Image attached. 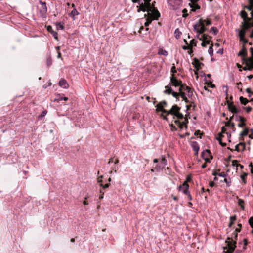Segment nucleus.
I'll return each instance as SVG.
<instances>
[{"instance_id":"nucleus-1","label":"nucleus","mask_w":253,"mask_h":253,"mask_svg":"<svg viewBox=\"0 0 253 253\" xmlns=\"http://www.w3.org/2000/svg\"><path fill=\"white\" fill-rule=\"evenodd\" d=\"M180 110L181 108L180 107L178 106L177 105H174L170 110L168 111L167 116L171 115L173 116L174 119H177V120H175L174 123L180 129H183L184 126H185V127L187 128L186 124L188 123V119L186 118H184V121L182 122L179 120V119H183L184 118L183 114L180 111Z\"/></svg>"},{"instance_id":"nucleus-2","label":"nucleus","mask_w":253,"mask_h":253,"mask_svg":"<svg viewBox=\"0 0 253 253\" xmlns=\"http://www.w3.org/2000/svg\"><path fill=\"white\" fill-rule=\"evenodd\" d=\"M178 91H180V97L182 98L183 100H184L186 103H190V105H187L186 106L187 110L189 109L192 106V104L193 103L192 101L188 99V98L192 99V97L193 93L191 88L187 86L186 84L182 85L178 88Z\"/></svg>"},{"instance_id":"nucleus-3","label":"nucleus","mask_w":253,"mask_h":253,"mask_svg":"<svg viewBox=\"0 0 253 253\" xmlns=\"http://www.w3.org/2000/svg\"><path fill=\"white\" fill-rule=\"evenodd\" d=\"M240 16L243 19V21L240 25V28L244 29H249L253 27V17H248L247 13L242 10L240 12Z\"/></svg>"},{"instance_id":"nucleus-4","label":"nucleus","mask_w":253,"mask_h":253,"mask_svg":"<svg viewBox=\"0 0 253 253\" xmlns=\"http://www.w3.org/2000/svg\"><path fill=\"white\" fill-rule=\"evenodd\" d=\"M226 245L223 247V252L222 253H232L236 247V241L233 240L232 238H227L225 241Z\"/></svg>"},{"instance_id":"nucleus-5","label":"nucleus","mask_w":253,"mask_h":253,"mask_svg":"<svg viewBox=\"0 0 253 253\" xmlns=\"http://www.w3.org/2000/svg\"><path fill=\"white\" fill-rule=\"evenodd\" d=\"M151 0H132L133 3L139 2L140 4V7L138 9L137 11L139 12L140 11H145L147 10L151 9L150 1Z\"/></svg>"},{"instance_id":"nucleus-6","label":"nucleus","mask_w":253,"mask_h":253,"mask_svg":"<svg viewBox=\"0 0 253 253\" xmlns=\"http://www.w3.org/2000/svg\"><path fill=\"white\" fill-rule=\"evenodd\" d=\"M189 188V186L188 183H186V182H183L182 185L179 186L178 187V190L179 191H182L183 193L187 195L188 199L191 201L192 200V197L190 194Z\"/></svg>"},{"instance_id":"nucleus-7","label":"nucleus","mask_w":253,"mask_h":253,"mask_svg":"<svg viewBox=\"0 0 253 253\" xmlns=\"http://www.w3.org/2000/svg\"><path fill=\"white\" fill-rule=\"evenodd\" d=\"M202 19L199 20L198 22L194 26V30L199 34H202L206 30Z\"/></svg>"},{"instance_id":"nucleus-8","label":"nucleus","mask_w":253,"mask_h":253,"mask_svg":"<svg viewBox=\"0 0 253 253\" xmlns=\"http://www.w3.org/2000/svg\"><path fill=\"white\" fill-rule=\"evenodd\" d=\"M165 90L164 91V93L167 94H172V96L176 98L177 99H179V97H180V91L178 92H174L172 91L171 87H170V84H169L168 85L165 86Z\"/></svg>"},{"instance_id":"nucleus-9","label":"nucleus","mask_w":253,"mask_h":253,"mask_svg":"<svg viewBox=\"0 0 253 253\" xmlns=\"http://www.w3.org/2000/svg\"><path fill=\"white\" fill-rule=\"evenodd\" d=\"M248 30V29H244L243 28H241V29H236L235 30L236 32H238L240 41H242L244 44L248 43V40L244 38V37L246 35V31Z\"/></svg>"},{"instance_id":"nucleus-10","label":"nucleus","mask_w":253,"mask_h":253,"mask_svg":"<svg viewBox=\"0 0 253 253\" xmlns=\"http://www.w3.org/2000/svg\"><path fill=\"white\" fill-rule=\"evenodd\" d=\"M148 11V17L152 20L157 19L160 16V14L157 10L153 9L151 6V9L150 10H147Z\"/></svg>"},{"instance_id":"nucleus-11","label":"nucleus","mask_w":253,"mask_h":253,"mask_svg":"<svg viewBox=\"0 0 253 253\" xmlns=\"http://www.w3.org/2000/svg\"><path fill=\"white\" fill-rule=\"evenodd\" d=\"M168 3L173 9H177L182 5V0H168Z\"/></svg>"},{"instance_id":"nucleus-12","label":"nucleus","mask_w":253,"mask_h":253,"mask_svg":"<svg viewBox=\"0 0 253 253\" xmlns=\"http://www.w3.org/2000/svg\"><path fill=\"white\" fill-rule=\"evenodd\" d=\"M41 7L39 8V13L41 16L45 17L47 12V6L45 2L40 1Z\"/></svg>"},{"instance_id":"nucleus-13","label":"nucleus","mask_w":253,"mask_h":253,"mask_svg":"<svg viewBox=\"0 0 253 253\" xmlns=\"http://www.w3.org/2000/svg\"><path fill=\"white\" fill-rule=\"evenodd\" d=\"M169 84H170V86L173 85L175 87L178 86L179 87L180 86V85H184V84H182V82L181 81L177 80L174 77L173 74H172L170 77V83Z\"/></svg>"},{"instance_id":"nucleus-14","label":"nucleus","mask_w":253,"mask_h":253,"mask_svg":"<svg viewBox=\"0 0 253 253\" xmlns=\"http://www.w3.org/2000/svg\"><path fill=\"white\" fill-rule=\"evenodd\" d=\"M157 109L156 110L157 111H161L163 114H165V115H162V116L163 117V119L165 120H167V114L168 110H165L164 107V106L163 105V103H159L156 106Z\"/></svg>"},{"instance_id":"nucleus-15","label":"nucleus","mask_w":253,"mask_h":253,"mask_svg":"<svg viewBox=\"0 0 253 253\" xmlns=\"http://www.w3.org/2000/svg\"><path fill=\"white\" fill-rule=\"evenodd\" d=\"M243 64L245 65V67L243 68L245 71L251 70L253 68V63L244 58L243 59Z\"/></svg>"},{"instance_id":"nucleus-16","label":"nucleus","mask_w":253,"mask_h":253,"mask_svg":"<svg viewBox=\"0 0 253 253\" xmlns=\"http://www.w3.org/2000/svg\"><path fill=\"white\" fill-rule=\"evenodd\" d=\"M228 108L229 110L234 114L239 112V110L237 109L235 105H233L232 102L228 103Z\"/></svg>"},{"instance_id":"nucleus-17","label":"nucleus","mask_w":253,"mask_h":253,"mask_svg":"<svg viewBox=\"0 0 253 253\" xmlns=\"http://www.w3.org/2000/svg\"><path fill=\"white\" fill-rule=\"evenodd\" d=\"M59 85L60 87L65 89H67L69 86L67 81L62 78L59 82Z\"/></svg>"},{"instance_id":"nucleus-18","label":"nucleus","mask_w":253,"mask_h":253,"mask_svg":"<svg viewBox=\"0 0 253 253\" xmlns=\"http://www.w3.org/2000/svg\"><path fill=\"white\" fill-rule=\"evenodd\" d=\"M224 136V135L222 133H219L218 137L216 138L217 140L219 141V144L222 146H226V143L222 142L223 138Z\"/></svg>"},{"instance_id":"nucleus-19","label":"nucleus","mask_w":253,"mask_h":253,"mask_svg":"<svg viewBox=\"0 0 253 253\" xmlns=\"http://www.w3.org/2000/svg\"><path fill=\"white\" fill-rule=\"evenodd\" d=\"M79 14L77 10L75 8H74L72 11L69 13V16L72 17L73 20H74L75 19V16H77L79 15Z\"/></svg>"},{"instance_id":"nucleus-20","label":"nucleus","mask_w":253,"mask_h":253,"mask_svg":"<svg viewBox=\"0 0 253 253\" xmlns=\"http://www.w3.org/2000/svg\"><path fill=\"white\" fill-rule=\"evenodd\" d=\"M47 29L48 31H49L55 39H57L58 33L52 29V28L51 26H48L47 28Z\"/></svg>"},{"instance_id":"nucleus-21","label":"nucleus","mask_w":253,"mask_h":253,"mask_svg":"<svg viewBox=\"0 0 253 253\" xmlns=\"http://www.w3.org/2000/svg\"><path fill=\"white\" fill-rule=\"evenodd\" d=\"M191 146L193 148V150L195 152V154L197 155L198 154V151L199 150V145L197 142H193L191 144Z\"/></svg>"},{"instance_id":"nucleus-22","label":"nucleus","mask_w":253,"mask_h":253,"mask_svg":"<svg viewBox=\"0 0 253 253\" xmlns=\"http://www.w3.org/2000/svg\"><path fill=\"white\" fill-rule=\"evenodd\" d=\"M210 156V150L206 149L204 150L201 154V156L202 158L204 159L205 158H209Z\"/></svg>"},{"instance_id":"nucleus-23","label":"nucleus","mask_w":253,"mask_h":253,"mask_svg":"<svg viewBox=\"0 0 253 253\" xmlns=\"http://www.w3.org/2000/svg\"><path fill=\"white\" fill-rule=\"evenodd\" d=\"M247 55V50L245 48L244 45H243L242 49L239 52L238 55L239 56L245 57Z\"/></svg>"},{"instance_id":"nucleus-24","label":"nucleus","mask_w":253,"mask_h":253,"mask_svg":"<svg viewBox=\"0 0 253 253\" xmlns=\"http://www.w3.org/2000/svg\"><path fill=\"white\" fill-rule=\"evenodd\" d=\"M240 146H242V150L243 151L245 148V145L244 143H240L236 145L235 146V150L237 151V152H239L241 150L240 148Z\"/></svg>"},{"instance_id":"nucleus-25","label":"nucleus","mask_w":253,"mask_h":253,"mask_svg":"<svg viewBox=\"0 0 253 253\" xmlns=\"http://www.w3.org/2000/svg\"><path fill=\"white\" fill-rule=\"evenodd\" d=\"M244 8L251 11V16L253 17V5L250 4V5L248 6H245L244 7Z\"/></svg>"},{"instance_id":"nucleus-26","label":"nucleus","mask_w":253,"mask_h":253,"mask_svg":"<svg viewBox=\"0 0 253 253\" xmlns=\"http://www.w3.org/2000/svg\"><path fill=\"white\" fill-rule=\"evenodd\" d=\"M223 181L226 183V185L228 187H230L231 186V178L230 177H228V178L225 177L224 178Z\"/></svg>"},{"instance_id":"nucleus-27","label":"nucleus","mask_w":253,"mask_h":253,"mask_svg":"<svg viewBox=\"0 0 253 253\" xmlns=\"http://www.w3.org/2000/svg\"><path fill=\"white\" fill-rule=\"evenodd\" d=\"M181 35V32L179 31L178 28H177L174 32V36L176 39H178L180 38Z\"/></svg>"},{"instance_id":"nucleus-28","label":"nucleus","mask_w":253,"mask_h":253,"mask_svg":"<svg viewBox=\"0 0 253 253\" xmlns=\"http://www.w3.org/2000/svg\"><path fill=\"white\" fill-rule=\"evenodd\" d=\"M239 100H240V102L243 104V105H246L248 103V100L245 98H244L243 97L241 96L239 98Z\"/></svg>"},{"instance_id":"nucleus-29","label":"nucleus","mask_w":253,"mask_h":253,"mask_svg":"<svg viewBox=\"0 0 253 253\" xmlns=\"http://www.w3.org/2000/svg\"><path fill=\"white\" fill-rule=\"evenodd\" d=\"M238 226L239 227L237 228L233 233V234L234 235V237H237L238 232H239L240 231V228L241 227V225L240 224H239L238 225Z\"/></svg>"},{"instance_id":"nucleus-30","label":"nucleus","mask_w":253,"mask_h":253,"mask_svg":"<svg viewBox=\"0 0 253 253\" xmlns=\"http://www.w3.org/2000/svg\"><path fill=\"white\" fill-rule=\"evenodd\" d=\"M251 53V57L250 58H244V59L249 61L253 63V49H250Z\"/></svg>"},{"instance_id":"nucleus-31","label":"nucleus","mask_w":253,"mask_h":253,"mask_svg":"<svg viewBox=\"0 0 253 253\" xmlns=\"http://www.w3.org/2000/svg\"><path fill=\"white\" fill-rule=\"evenodd\" d=\"M161 164H162V167L160 169H164L167 165V160L165 158H163L161 159Z\"/></svg>"},{"instance_id":"nucleus-32","label":"nucleus","mask_w":253,"mask_h":253,"mask_svg":"<svg viewBox=\"0 0 253 253\" xmlns=\"http://www.w3.org/2000/svg\"><path fill=\"white\" fill-rule=\"evenodd\" d=\"M238 205L241 207L242 209L244 210V207L243 205V204L244 203V200H243L242 199H239L238 201Z\"/></svg>"},{"instance_id":"nucleus-33","label":"nucleus","mask_w":253,"mask_h":253,"mask_svg":"<svg viewBox=\"0 0 253 253\" xmlns=\"http://www.w3.org/2000/svg\"><path fill=\"white\" fill-rule=\"evenodd\" d=\"M200 64V63L199 62V61L198 60L195 59L194 65L195 67L197 69V70H199Z\"/></svg>"},{"instance_id":"nucleus-34","label":"nucleus","mask_w":253,"mask_h":253,"mask_svg":"<svg viewBox=\"0 0 253 253\" xmlns=\"http://www.w3.org/2000/svg\"><path fill=\"white\" fill-rule=\"evenodd\" d=\"M248 132H249L248 129L247 128H246L241 132V133L240 134V136H241L242 137L246 136L248 135Z\"/></svg>"},{"instance_id":"nucleus-35","label":"nucleus","mask_w":253,"mask_h":253,"mask_svg":"<svg viewBox=\"0 0 253 253\" xmlns=\"http://www.w3.org/2000/svg\"><path fill=\"white\" fill-rule=\"evenodd\" d=\"M46 64L48 66H50L52 65V59L50 56H49L46 59Z\"/></svg>"},{"instance_id":"nucleus-36","label":"nucleus","mask_w":253,"mask_h":253,"mask_svg":"<svg viewBox=\"0 0 253 253\" xmlns=\"http://www.w3.org/2000/svg\"><path fill=\"white\" fill-rule=\"evenodd\" d=\"M235 117L236 118L237 121H239L242 123L244 122V121L245 120V119L242 116H238L236 115V116H235Z\"/></svg>"},{"instance_id":"nucleus-37","label":"nucleus","mask_w":253,"mask_h":253,"mask_svg":"<svg viewBox=\"0 0 253 253\" xmlns=\"http://www.w3.org/2000/svg\"><path fill=\"white\" fill-rule=\"evenodd\" d=\"M210 32H212V33L214 35H216L217 34V29L215 27H212L211 28Z\"/></svg>"},{"instance_id":"nucleus-38","label":"nucleus","mask_w":253,"mask_h":253,"mask_svg":"<svg viewBox=\"0 0 253 253\" xmlns=\"http://www.w3.org/2000/svg\"><path fill=\"white\" fill-rule=\"evenodd\" d=\"M152 20H153L148 17L147 19V21L144 24L145 26L146 27L149 26V24L151 23Z\"/></svg>"},{"instance_id":"nucleus-39","label":"nucleus","mask_w":253,"mask_h":253,"mask_svg":"<svg viewBox=\"0 0 253 253\" xmlns=\"http://www.w3.org/2000/svg\"><path fill=\"white\" fill-rule=\"evenodd\" d=\"M56 27L58 30H63L64 29V26L60 23H58L56 24Z\"/></svg>"},{"instance_id":"nucleus-40","label":"nucleus","mask_w":253,"mask_h":253,"mask_svg":"<svg viewBox=\"0 0 253 253\" xmlns=\"http://www.w3.org/2000/svg\"><path fill=\"white\" fill-rule=\"evenodd\" d=\"M213 174L214 175H218L220 177H223L224 178H225V176H226V174L225 173H224V172L219 173H213Z\"/></svg>"},{"instance_id":"nucleus-41","label":"nucleus","mask_w":253,"mask_h":253,"mask_svg":"<svg viewBox=\"0 0 253 253\" xmlns=\"http://www.w3.org/2000/svg\"><path fill=\"white\" fill-rule=\"evenodd\" d=\"M207 37H208V35L204 34L202 36L201 38H199V39L200 40H202L203 42L204 41H208Z\"/></svg>"},{"instance_id":"nucleus-42","label":"nucleus","mask_w":253,"mask_h":253,"mask_svg":"<svg viewBox=\"0 0 253 253\" xmlns=\"http://www.w3.org/2000/svg\"><path fill=\"white\" fill-rule=\"evenodd\" d=\"M210 43L209 41H204L202 42L201 45L203 47L206 46L207 45Z\"/></svg>"},{"instance_id":"nucleus-43","label":"nucleus","mask_w":253,"mask_h":253,"mask_svg":"<svg viewBox=\"0 0 253 253\" xmlns=\"http://www.w3.org/2000/svg\"><path fill=\"white\" fill-rule=\"evenodd\" d=\"M189 46L191 48H192V46H196V43L194 40L193 39L191 40Z\"/></svg>"},{"instance_id":"nucleus-44","label":"nucleus","mask_w":253,"mask_h":253,"mask_svg":"<svg viewBox=\"0 0 253 253\" xmlns=\"http://www.w3.org/2000/svg\"><path fill=\"white\" fill-rule=\"evenodd\" d=\"M209 53L210 55L211 56L213 54V50L212 49V47L211 46H210L208 50Z\"/></svg>"},{"instance_id":"nucleus-45","label":"nucleus","mask_w":253,"mask_h":253,"mask_svg":"<svg viewBox=\"0 0 253 253\" xmlns=\"http://www.w3.org/2000/svg\"><path fill=\"white\" fill-rule=\"evenodd\" d=\"M249 223L252 228H253V217H251L249 220Z\"/></svg>"},{"instance_id":"nucleus-46","label":"nucleus","mask_w":253,"mask_h":253,"mask_svg":"<svg viewBox=\"0 0 253 253\" xmlns=\"http://www.w3.org/2000/svg\"><path fill=\"white\" fill-rule=\"evenodd\" d=\"M204 24L206 23L207 25H210L211 24V23L210 20L207 19V20H203Z\"/></svg>"},{"instance_id":"nucleus-47","label":"nucleus","mask_w":253,"mask_h":253,"mask_svg":"<svg viewBox=\"0 0 253 253\" xmlns=\"http://www.w3.org/2000/svg\"><path fill=\"white\" fill-rule=\"evenodd\" d=\"M243 109L244 110H246V111L247 112V113H249L250 112L251 110H252V107H250V106H248V107H244Z\"/></svg>"},{"instance_id":"nucleus-48","label":"nucleus","mask_w":253,"mask_h":253,"mask_svg":"<svg viewBox=\"0 0 253 253\" xmlns=\"http://www.w3.org/2000/svg\"><path fill=\"white\" fill-rule=\"evenodd\" d=\"M192 180V178H191V177L189 175L188 176H187L186 178V180L184 182H186V183H187L188 182H189L191 181Z\"/></svg>"},{"instance_id":"nucleus-49","label":"nucleus","mask_w":253,"mask_h":253,"mask_svg":"<svg viewBox=\"0 0 253 253\" xmlns=\"http://www.w3.org/2000/svg\"><path fill=\"white\" fill-rule=\"evenodd\" d=\"M243 241H244L243 249L245 250L246 249L245 246H246L247 245V244H248V241H247V239L244 238Z\"/></svg>"},{"instance_id":"nucleus-50","label":"nucleus","mask_w":253,"mask_h":253,"mask_svg":"<svg viewBox=\"0 0 253 253\" xmlns=\"http://www.w3.org/2000/svg\"><path fill=\"white\" fill-rule=\"evenodd\" d=\"M159 54L164 56H167L168 55V52L166 50H162L161 52H159Z\"/></svg>"},{"instance_id":"nucleus-51","label":"nucleus","mask_w":253,"mask_h":253,"mask_svg":"<svg viewBox=\"0 0 253 253\" xmlns=\"http://www.w3.org/2000/svg\"><path fill=\"white\" fill-rule=\"evenodd\" d=\"M161 167H162V164H160V165H157L155 167V169H156L157 170H161V169H160V168H161Z\"/></svg>"},{"instance_id":"nucleus-52","label":"nucleus","mask_w":253,"mask_h":253,"mask_svg":"<svg viewBox=\"0 0 253 253\" xmlns=\"http://www.w3.org/2000/svg\"><path fill=\"white\" fill-rule=\"evenodd\" d=\"M47 112L46 110H44L42 113V114H41L40 115V117H44L46 114H47Z\"/></svg>"},{"instance_id":"nucleus-53","label":"nucleus","mask_w":253,"mask_h":253,"mask_svg":"<svg viewBox=\"0 0 253 253\" xmlns=\"http://www.w3.org/2000/svg\"><path fill=\"white\" fill-rule=\"evenodd\" d=\"M100 186H102L103 187V189H104L105 188H108L109 186V184H105L104 185H103L102 184H100Z\"/></svg>"},{"instance_id":"nucleus-54","label":"nucleus","mask_w":253,"mask_h":253,"mask_svg":"<svg viewBox=\"0 0 253 253\" xmlns=\"http://www.w3.org/2000/svg\"><path fill=\"white\" fill-rule=\"evenodd\" d=\"M236 219V216L235 215V216H231L230 217V221H232V222H234V221H235Z\"/></svg>"},{"instance_id":"nucleus-55","label":"nucleus","mask_w":253,"mask_h":253,"mask_svg":"<svg viewBox=\"0 0 253 253\" xmlns=\"http://www.w3.org/2000/svg\"><path fill=\"white\" fill-rule=\"evenodd\" d=\"M246 91L249 93V94H253V92L251 91V89L250 88H247L246 89Z\"/></svg>"},{"instance_id":"nucleus-56","label":"nucleus","mask_w":253,"mask_h":253,"mask_svg":"<svg viewBox=\"0 0 253 253\" xmlns=\"http://www.w3.org/2000/svg\"><path fill=\"white\" fill-rule=\"evenodd\" d=\"M245 125V123L244 122H240V123L238 124V126L239 127H242L243 126H244Z\"/></svg>"},{"instance_id":"nucleus-57","label":"nucleus","mask_w":253,"mask_h":253,"mask_svg":"<svg viewBox=\"0 0 253 253\" xmlns=\"http://www.w3.org/2000/svg\"><path fill=\"white\" fill-rule=\"evenodd\" d=\"M246 176V175H241L240 176L241 178L242 179V181L244 182V183H246V181H245Z\"/></svg>"},{"instance_id":"nucleus-58","label":"nucleus","mask_w":253,"mask_h":253,"mask_svg":"<svg viewBox=\"0 0 253 253\" xmlns=\"http://www.w3.org/2000/svg\"><path fill=\"white\" fill-rule=\"evenodd\" d=\"M226 128L224 126H222L221 128V132L220 133H222V134H226Z\"/></svg>"},{"instance_id":"nucleus-59","label":"nucleus","mask_w":253,"mask_h":253,"mask_svg":"<svg viewBox=\"0 0 253 253\" xmlns=\"http://www.w3.org/2000/svg\"><path fill=\"white\" fill-rule=\"evenodd\" d=\"M226 126H230L231 127H234L235 124L234 123H230L229 122L226 123Z\"/></svg>"},{"instance_id":"nucleus-60","label":"nucleus","mask_w":253,"mask_h":253,"mask_svg":"<svg viewBox=\"0 0 253 253\" xmlns=\"http://www.w3.org/2000/svg\"><path fill=\"white\" fill-rule=\"evenodd\" d=\"M251 133L249 135V137L251 139H253V129L251 130Z\"/></svg>"},{"instance_id":"nucleus-61","label":"nucleus","mask_w":253,"mask_h":253,"mask_svg":"<svg viewBox=\"0 0 253 253\" xmlns=\"http://www.w3.org/2000/svg\"><path fill=\"white\" fill-rule=\"evenodd\" d=\"M59 100H64V101H67L68 100V98L66 97H60L59 99Z\"/></svg>"},{"instance_id":"nucleus-62","label":"nucleus","mask_w":253,"mask_h":253,"mask_svg":"<svg viewBox=\"0 0 253 253\" xmlns=\"http://www.w3.org/2000/svg\"><path fill=\"white\" fill-rule=\"evenodd\" d=\"M237 164H238V163H237V161L236 160H234L232 161L233 166H236L237 167Z\"/></svg>"},{"instance_id":"nucleus-63","label":"nucleus","mask_w":253,"mask_h":253,"mask_svg":"<svg viewBox=\"0 0 253 253\" xmlns=\"http://www.w3.org/2000/svg\"><path fill=\"white\" fill-rule=\"evenodd\" d=\"M226 134L227 135V136L229 141L230 142V139L231 138V135L230 134H229L228 132H226Z\"/></svg>"},{"instance_id":"nucleus-64","label":"nucleus","mask_w":253,"mask_h":253,"mask_svg":"<svg viewBox=\"0 0 253 253\" xmlns=\"http://www.w3.org/2000/svg\"><path fill=\"white\" fill-rule=\"evenodd\" d=\"M209 186L211 187H213L214 186V183L213 181L210 182Z\"/></svg>"}]
</instances>
